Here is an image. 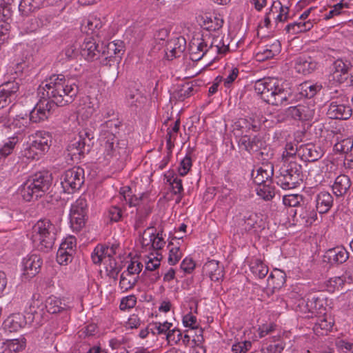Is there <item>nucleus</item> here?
I'll use <instances>...</instances> for the list:
<instances>
[{"instance_id": "nucleus-59", "label": "nucleus", "mask_w": 353, "mask_h": 353, "mask_svg": "<svg viewBox=\"0 0 353 353\" xmlns=\"http://www.w3.org/2000/svg\"><path fill=\"white\" fill-rule=\"evenodd\" d=\"M259 216L255 213H247L243 216L244 223L245 224V230H250L254 228L255 224L257 223Z\"/></svg>"}, {"instance_id": "nucleus-21", "label": "nucleus", "mask_w": 353, "mask_h": 353, "mask_svg": "<svg viewBox=\"0 0 353 353\" xmlns=\"http://www.w3.org/2000/svg\"><path fill=\"white\" fill-rule=\"evenodd\" d=\"M274 174L273 165L270 163L265 164L260 167L257 171L256 176L252 174L254 182L259 186L264 183H272V177Z\"/></svg>"}, {"instance_id": "nucleus-51", "label": "nucleus", "mask_w": 353, "mask_h": 353, "mask_svg": "<svg viewBox=\"0 0 353 353\" xmlns=\"http://www.w3.org/2000/svg\"><path fill=\"white\" fill-rule=\"evenodd\" d=\"M134 281L132 275L123 272L120 276L119 288L123 292H127L134 287Z\"/></svg>"}, {"instance_id": "nucleus-54", "label": "nucleus", "mask_w": 353, "mask_h": 353, "mask_svg": "<svg viewBox=\"0 0 353 353\" xmlns=\"http://www.w3.org/2000/svg\"><path fill=\"white\" fill-rule=\"evenodd\" d=\"M74 253V250L63 251L59 249L57 253V261L61 265H67L68 262L72 261Z\"/></svg>"}, {"instance_id": "nucleus-57", "label": "nucleus", "mask_w": 353, "mask_h": 353, "mask_svg": "<svg viewBox=\"0 0 353 353\" xmlns=\"http://www.w3.org/2000/svg\"><path fill=\"white\" fill-rule=\"evenodd\" d=\"M181 257L182 253L179 246L171 248L169 250L168 263L170 265H174L179 261Z\"/></svg>"}, {"instance_id": "nucleus-25", "label": "nucleus", "mask_w": 353, "mask_h": 353, "mask_svg": "<svg viewBox=\"0 0 353 353\" xmlns=\"http://www.w3.org/2000/svg\"><path fill=\"white\" fill-rule=\"evenodd\" d=\"M351 185L352 182L348 176L340 174L335 179L332 185L333 192L337 197L343 196L349 190Z\"/></svg>"}, {"instance_id": "nucleus-38", "label": "nucleus", "mask_w": 353, "mask_h": 353, "mask_svg": "<svg viewBox=\"0 0 353 353\" xmlns=\"http://www.w3.org/2000/svg\"><path fill=\"white\" fill-rule=\"evenodd\" d=\"M196 50H194L193 47H191L190 59L193 61H197L200 60L204 54L210 50L208 43L202 39L196 46Z\"/></svg>"}, {"instance_id": "nucleus-20", "label": "nucleus", "mask_w": 353, "mask_h": 353, "mask_svg": "<svg viewBox=\"0 0 353 353\" xmlns=\"http://www.w3.org/2000/svg\"><path fill=\"white\" fill-rule=\"evenodd\" d=\"M316 210L309 203L303 202L299 208L294 210V215H299L306 225H311L317 219Z\"/></svg>"}, {"instance_id": "nucleus-53", "label": "nucleus", "mask_w": 353, "mask_h": 353, "mask_svg": "<svg viewBox=\"0 0 353 353\" xmlns=\"http://www.w3.org/2000/svg\"><path fill=\"white\" fill-rule=\"evenodd\" d=\"M194 88L190 83H185L181 86L180 88L175 91L176 97L179 100H184L193 94Z\"/></svg>"}, {"instance_id": "nucleus-5", "label": "nucleus", "mask_w": 353, "mask_h": 353, "mask_svg": "<svg viewBox=\"0 0 353 353\" xmlns=\"http://www.w3.org/2000/svg\"><path fill=\"white\" fill-rule=\"evenodd\" d=\"M101 145L103 148L104 158L106 160L114 159L119 160L128 155L127 142L125 140H118L115 134L108 133L101 139Z\"/></svg>"}, {"instance_id": "nucleus-61", "label": "nucleus", "mask_w": 353, "mask_h": 353, "mask_svg": "<svg viewBox=\"0 0 353 353\" xmlns=\"http://www.w3.org/2000/svg\"><path fill=\"white\" fill-rule=\"evenodd\" d=\"M299 147L294 145L292 143H287L285 147V151L283 153V159L285 161L288 160V158L292 157L297 153L299 154Z\"/></svg>"}, {"instance_id": "nucleus-63", "label": "nucleus", "mask_w": 353, "mask_h": 353, "mask_svg": "<svg viewBox=\"0 0 353 353\" xmlns=\"http://www.w3.org/2000/svg\"><path fill=\"white\" fill-rule=\"evenodd\" d=\"M252 346L250 341H244L234 344L232 347V351L234 353H245Z\"/></svg>"}, {"instance_id": "nucleus-33", "label": "nucleus", "mask_w": 353, "mask_h": 353, "mask_svg": "<svg viewBox=\"0 0 353 353\" xmlns=\"http://www.w3.org/2000/svg\"><path fill=\"white\" fill-rule=\"evenodd\" d=\"M313 27V23L308 20L307 21H296L288 24L285 27V30L290 34H296L300 32H304L310 30Z\"/></svg>"}, {"instance_id": "nucleus-62", "label": "nucleus", "mask_w": 353, "mask_h": 353, "mask_svg": "<svg viewBox=\"0 0 353 353\" xmlns=\"http://www.w3.org/2000/svg\"><path fill=\"white\" fill-rule=\"evenodd\" d=\"M192 167V159L190 156L186 155L181 161L179 167V172L181 176H185Z\"/></svg>"}, {"instance_id": "nucleus-14", "label": "nucleus", "mask_w": 353, "mask_h": 353, "mask_svg": "<svg viewBox=\"0 0 353 353\" xmlns=\"http://www.w3.org/2000/svg\"><path fill=\"white\" fill-rule=\"evenodd\" d=\"M52 143L50 134L46 131H38L33 136L30 148L32 150H39L42 152L49 150Z\"/></svg>"}, {"instance_id": "nucleus-58", "label": "nucleus", "mask_w": 353, "mask_h": 353, "mask_svg": "<svg viewBox=\"0 0 353 353\" xmlns=\"http://www.w3.org/2000/svg\"><path fill=\"white\" fill-rule=\"evenodd\" d=\"M137 303V298L134 295H130L123 298L121 301L119 308L121 310L132 308Z\"/></svg>"}, {"instance_id": "nucleus-17", "label": "nucleus", "mask_w": 353, "mask_h": 353, "mask_svg": "<svg viewBox=\"0 0 353 353\" xmlns=\"http://www.w3.org/2000/svg\"><path fill=\"white\" fill-rule=\"evenodd\" d=\"M317 63L307 54H302L295 59L294 68L297 72L303 74L312 73L316 68Z\"/></svg>"}, {"instance_id": "nucleus-23", "label": "nucleus", "mask_w": 353, "mask_h": 353, "mask_svg": "<svg viewBox=\"0 0 353 353\" xmlns=\"http://www.w3.org/2000/svg\"><path fill=\"white\" fill-rule=\"evenodd\" d=\"M316 211L319 214L327 212L333 204V197L328 192H321L315 199Z\"/></svg>"}, {"instance_id": "nucleus-7", "label": "nucleus", "mask_w": 353, "mask_h": 353, "mask_svg": "<svg viewBox=\"0 0 353 353\" xmlns=\"http://www.w3.org/2000/svg\"><path fill=\"white\" fill-rule=\"evenodd\" d=\"M88 211V202L85 195L80 196L71 206L70 221L72 227L79 230L85 225V217Z\"/></svg>"}, {"instance_id": "nucleus-49", "label": "nucleus", "mask_w": 353, "mask_h": 353, "mask_svg": "<svg viewBox=\"0 0 353 353\" xmlns=\"http://www.w3.org/2000/svg\"><path fill=\"white\" fill-rule=\"evenodd\" d=\"M303 202V196L298 194L285 195L283 197V203L285 206L300 207Z\"/></svg>"}, {"instance_id": "nucleus-44", "label": "nucleus", "mask_w": 353, "mask_h": 353, "mask_svg": "<svg viewBox=\"0 0 353 353\" xmlns=\"http://www.w3.org/2000/svg\"><path fill=\"white\" fill-rule=\"evenodd\" d=\"M17 142V138L11 137L8 139V141L4 143L3 146L0 148V161L6 159L12 152Z\"/></svg>"}, {"instance_id": "nucleus-11", "label": "nucleus", "mask_w": 353, "mask_h": 353, "mask_svg": "<svg viewBox=\"0 0 353 353\" xmlns=\"http://www.w3.org/2000/svg\"><path fill=\"white\" fill-rule=\"evenodd\" d=\"M327 115L332 119H348L352 115V108L339 101L332 99L329 104Z\"/></svg>"}, {"instance_id": "nucleus-39", "label": "nucleus", "mask_w": 353, "mask_h": 353, "mask_svg": "<svg viewBox=\"0 0 353 353\" xmlns=\"http://www.w3.org/2000/svg\"><path fill=\"white\" fill-rule=\"evenodd\" d=\"M121 121L117 118H112L109 120L105 121L102 125V132L101 137H105L108 135V133H114L117 132V129L121 125Z\"/></svg>"}, {"instance_id": "nucleus-19", "label": "nucleus", "mask_w": 353, "mask_h": 353, "mask_svg": "<svg viewBox=\"0 0 353 353\" xmlns=\"http://www.w3.org/2000/svg\"><path fill=\"white\" fill-rule=\"evenodd\" d=\"M19 86L15 83H7L0 86V109L8 106L14 99Z\"/></svg>"}, {"instance_id": "nucleus-13", "label": "nucleus", "mask_w": 353, "mask_h": 353, "mask_svg": "<svg viewBox=\"0 0 353 353\" xmlns=\"http://www.w3.org/2000/svg\"><path fill=\"white\" fill-rule=\"evenodd\" d=\"M323 152L320 147L312 143L299 146V156L304 161L314 162L321 158Z\"/></svg>"}, {"instance_id": "nucleus-34", "label": "nucleus", "mask_w": 353, "mask_h": 353, "mask_svg": "<svg viewBox=\"0 0 353 353\" xmlns=\"http://www.w3.org/2000/svg\"><path fill=\"white\" fill-rule=\"evenodd\" d=\"M44 307L46 308L48 312L57 314L65 310L67 307V305L63 303L61 299L51 296L46 300Z\"/></svg>"}, {"instance_id": "nucleus-60", "label": "nucleus", "mask_w": 353, "mask_h": 353, "mask_svg": "<svg viewBox=\"0 0 353 353\" xmlns=\"http://www.w3.org/2000/svg\"><path fill=\"white\" fill-rule=\"evenodd\" d=\"M333 323L327 321L325 317H321L318 321L315 323L314 330L315 332H319V329L325 330L326 332L330 330L332 328Z\"/></svg>"}, {"instance_id": "nucleus-35", "label": "nucleus", "mask_w": 353, "mask_h": 353, "mask_svg": "<svg viewBox=\"0 0 353 353\" xmlns=\"http://www.w3.org/2000/svg\"><path fill=\"white\" fill-rule=\"evenodd\" d=\"M114 41L110 42L105 46H103V48L101 52V56L104 58L101 61V63L105 65H111V62L117 61V57L114 55Z\"/></svg>"}, {"instance_id": "nucleus-40", "label": "nucleus", "mask_w": 353, "mask_h": 353, "mask_svg": "<svg viewBox=\"0 0 353 353\" xmlns=\"http://www.w3.org/2000/svg\"><path fill=\"white\" fill-rule=\"evenodd\" d=\"M304 121L312 120L315 114L316 105L313 101H307L301 103Z\"/></svg>"}, {"instance_id": "nucleus-18", "label": "nucleus", "mask_w": 353, "mask_h": 353, "mask_svg": "<svg viewBox=\"0 0 353 353\" xmlns=\"http://www.w3.org/2000/svg\"><path fill=\"white\" fill-rule=\"evenodd\" d=\"M43 263L40 256L31 254L25 258L23 261L24 274L29 278L34 276L39 273Z\"/></svg>"}, {"instance_id": "nucleus-47", "label": "nucleus", "mask_w": 353, "mask_h": 353, "mask_svg": "<svg viewBox=\"0 0 353 353\" xmlns=\"http://www.w3.org/2000/svg\"><path fill=\"white\" fill-rule=\"evenodd\" d=\"M322 88V86L317 84L311 85L307 82L302 84L301 94L304 95L308 99H311L314 97L318 92Z\"/></svg>"}, {"instance_id": "nucleus-4", "label": "nucleus", "mask_w": 353, "mask_h": 353, "mask_svg": "<svg viewBox=\"0 0 353 353\" xmlns=\"http://www.w3.org/2000/svg\"><path fill=\"white\" fill-rule=\"evenodd\" d=\"M57 227L48 219L38 221L32 228V239L38 243V248L43 252L51 250L57 239Z\"/></svg>"}, {"instance_id": "nucleus-64", "label": "nucleus", "mask_w": 353, "mask_h": 353, "mask_svg": "<svg viewBox=\"0 0 353 353\" xmlns=\"http://www.w3.org/2000/svg\"><path fill=\"white\" fill-rule=\"evenodd\" d=\"M284 346L281 342L270 344L261 349V353H281Z\"/></svg>"}, {"instance_id": "nucleus-2", "label": "nucleus", "mask_w": 353, "mask_h": 353, "mask_svg": "<svg viewBox=\"0 0 353 353\" xmlns=\"http://www.w3.org/2000/svg\"><path fill=\"white\" fill-rule=\"evenodd\" d=\"M254 90L265 102L272 105L288 104L292 100L290 89L285 88L280 80L276 78H265L257 81Z\"/></svg>"}, {"instance_id": "nucleus-8", "label": "nucleus", "mask_w": 353, "mask_h": 353, "mask_svg": "<svg viewBox=\"0 0 353 353\" xmlns=\"http://www.w3.org/2000/svg\"><path fill=\"white\" fill-rule=\"evenodd\" d=\"M54 103H51L47 98L40 100L29 113V121L39 123L48 118L55 111Z\"/></svg>"}, {"instance_id": "nucleus-45", "label": "nucleus", "mask_w": 353, "mask_h": 353, "mask_svg": "<svg viewBox=\"0 0 353 353\" xmlns=\"http://www.w3.org/2000/svg\"><path fill=\"white\" fill-rule=\"evenodd\" d=\"M323 300L319 296H310L307 298L306 307L310 312H318L323 308Z\"/></svg>"}, {"instance_id": "nucleus-32", "label": "nucleus", "mask_w": 353, "mask_h": 353, "mask_svg": "<svg viewBox=\"0 0 353 353\" xmlns=\"http://www.w3.org/2000/svg\"><path fill=\"white\" fill-rule=\"evenodd\" d=\"M285 283V274L279 270H275L268 278V286L272 289H279Z\"/></svg>"}, {"instance_id": "nucleus-3", "label": "nucleus", "mask_w": 353, "mask_h": 353, "mask_svg": "<svg viewBox=\"0 0 353 353\" xmlns=\"http://www.w3.org/2000/svg\"><path fill=\"white\" fill-rule=\"evenodd\" d=\"M52 176L48 172H39L29 177L21 190L26 201L37 199L47 192L51 187Z\"/></svg>"}, {"instance_id": "nucleus-42", "label": "nucleus", "mask_w": 353, "mask_h": 353, "mask_svg": "<svg viewBox=\"0 0 353 353\" xmlns=\"http://www.w3.org/2000/svg\"><path fill=\"white\" fill-rule=\"evenodd\" d=\"M30 121L27 119V115L25 117L17 115L13 121L10 124V128L16 130L17 133L23 132L28 127Z\"/></svg>"}, {"instance_id": "nucleus-48", "label": "nucleus", "mask_w": 353, "mask_h": 353, "mask_svg": "<svg viewBox=\"0 0 353 353\" xmlns=\"http://www.w3.org/2000/svg\"><path fill=\"white\" fill-rule=\"evenodd\" d=\"M105 263H106L105 270L107 272V275L110 278L117 280L121 268L117 265V263L114 259H109V262L107 263L105 261Z\"/></svg>"}, {"instance_id": "nucleus-15", "label": "nucleus", "mask_w": 353, "mask_h": 353, "mask_svg": "<svg viewBox=\"0 0 353 353\" xmlns=\"http://www.w3.org/2000/svg\"><path fill=\"white\" fill-rule=\"evenodd\" d=\"M349 258L348 252L342 247L328 250L323 255V261L331 265L341 264Z\"/></svg>"}, {"instance_id": "nucleus-46", "label": "nucleus", "mask_w": 353, "mask_h": 353, "mask_svg": "<svg viewBox=\"0 0 353 353\" xmlns=\"http://www.w3.org/2000/svg\"><path fill=\"white\" fill-rule=\"evenodd\" d=\"M126 99L130 106L135 107H138L145 100L139 90H130L127 94Z\"/></svg>"}, {"instance_id": "nucleus-30", "label": "nucleus", "mask_w": 353, "mask_h": 353, "mask_svg": "<svg viewBox=\"0 0 353 353\" xmlns=\"http://www.w3.org/2000/svg\"><path fill=\"white\" fill-rule=\"evenodd\" d=\"M352 64L348 61H343L342 59H337L333 63V71L334 77L338 79V81H342L343 78L342 74H346L352 68Z\"/></svg>"}, {"instance_id": "nucleus-1", "label": "nucleus", "mask_w": 353, "mask_h": 353, "mask_svg": "<svg viewBox=\"0 0 353 353\" xmlns=\"http://www.w3.org/2000/svg\"><path fill=\"white\" fill-rule=\"evenodd\" d=\"M43 90V95L54 103V108L63 107L72 103L79 91V80L75 77L63 74H53L40 85Z\"/></svg>"}, {"instance_id": "nucleus-52", "label": "nucleus", "mask_w": 353, "mask_h": 353, "mask_svg": "<svg viewBox=\"0 0 353 353\" xmlns=\"http://www.w3.org/2000/svg\"><path fill=\"white\" fill-rule=\"evenodd\" d=\"M285 114L288 117L294 120L304 121L301 103L287 108L285 110Z\"/></svg>"}, {"instance_id": "nucleus-27", "label": "nucleus", "mask_w": 353, "mask_h": 353, "mask_svg": "<svg viewBox=\"0 0 353 353\" xmlns=\"http://www.w3.org/2000/svg\"><path fill=\"white\" fill-rule=\"evenodd\" d=\"M27 324L25 315L17 314L8 317L4 322V326L10 332H17Z\"/></svg>"}, {"instance_id": "nucleus-26", "label": "nucleus", "mask_w": 353, "mask_h": 353, "mask_svg": "<svg viewBox=\"0 0 353 353\" xmlns=\"http://www.w3.org/2000/svg\"><path fill=\"white\" fill-rule=\"evenodd\" d=\"M115 252L109 249V246L98 245L92 253L91 258L94 263L99 264L106 259H108L107 262H109V259H114L113 256Z\"/></svg>"}, {"instance_id": "nucleus-9", "label": "nucleus", "mask_w": 353, "mask_h": 353, "mask_svg": "<svg viewBox=\"0 0 353 353\" xmlns=\"http://www.w3.org/2000/svg\"><path fill=\"white\" fill-rule=\"evenodd\" d=\"M90 151V145L87 144L86 139L80 134L78 137L72 140L67 147L68 156L74 162H78L84 157L85 153Z\"/></svg>"}, {"instance_id": "nucleus-41", "label": "nucleus", "mask_w": 353, "mask_h": 353, "mask_svg": "<svg viewBox=\"0 0 353 353\" xmlns=\"http://www.w3.org/2000/svg\"><path fill=\"white\" fill-rule=\"evenodd\" d=\"M280 51V43L276 41L272 43L270 48H265L263 52L257 54L259 60L268 59L274 57L276 54H279Z\"/></svg>"}, {"instance_id": "nucleus-31", "label": "nucleus", "mask_w": 353, "mask_h": 353, "mask_svg": "<svg viewBox=\"0 0 353 353\" xmlns=\"http://www.w3.org/2000/svg\"><path fill=\"white\" fill-rule=\"evenodd\" d=\"M235 130H240L242 136L248 134L252 130L257 132L259 130V125L254 121L247 119H239L234 124Z\"/></svg>"}, {"instance_id": "nucleus-43", "label": "nucleus", "mask_w": 353, "mask_h": 353, "mask_svg": "<svg viewBox=\"0 0 353 353\" xmlns=\"http://www.w3.org/2000/svg\"><path fill=\"white\" fill-rule=\"evenodd\" d=\"M257 194L265 201L271 200L275 194L274 188L271 183H264L256 189Z\"/></svg>"}, {"instance_id": "nucleus-28", "label": "nucleus", "mask_w": 353, "mask_h": 353, "mask_svg": "<svg viewBox=\"0 0 353 353\" xmlns=\"http://www.w3.org/2000/svg\"><path fill=\"white\" fill-rule=\"evenodd\" d=\"M293 176L285 172V170L281 169L279 175L276 176V183L283 190H291L299 186V182L296 180H293Z\"/></svg>"}, {"instance_id": "nucleus-37", "label": "nucleus", "mask_w": 353, "mask_h": 353, "mask_svg": "<svg viewBox=\"0 0 353 353\" xmlns=\"http://www.w3.org/2000/svg\"><path fill=\"white\" fill-rule=\"evenodd\" d=\"M48 22V18L44 16L32 18L26 23V30L27 32H33L46 26Z\"/></svg>"}, {"instance_id": "nucleus-55", "label": "nucleus", "mask_w": 353, "mask_h": 353, "mask_svg": "<svg viewBox=\"0 0 353 353\" xmlns=\"http://www.w3.org/2000/svg\"><path fill=\"white\" fill-rule=\"evenodd\" d=\"M251 270L253 274L259 279L264 278L268 273V268L260 261H256V263L251 267Z\"/></svg>"}, {"instance_id": "nucleus-50", "label": "nucleus", "mask_w": 353, "mask_h": 353, "mask_svg": "<svg viewBox=\"0 0 353 353\" xmlns=\"http://www.w3.org/2000/svg\"><path fill=\"white\" fill-rule=\"evenodd\" d=\"M353 148V139L351 138H347L343 139L340 142L336 143L334 145V149L336 152H339L343 154H347L351 152Z\"/></svg>"}, {"instance_id": "nucleus-36", "label": "nucleus", "mask_w": 353, "mask_h": 353, "mask_svg": "<svg viewBox=\"0 0 353 353\" xmlns=\"http://www.w3.org/2000/svg\"><path fill=\"white\" fill-rule=\"evenodd\" d=\"M285 170V172H288V174L293 176V180H296L301 184L303 182V171L301 165L294 161H290L286 168H282Z\"/></svg>"}, {"instance_id": "nucleus-29", "label": "nucleus", "mask_w": 353, "mask_h": 353, "mask_svg": "<svg viewBox=\"0 0 353 353\" xmlns=\"http://www.w3.org/2000/svg\"><path fill=\"white\" fill-rule=\"evenodd\" d=\"M103 26V24L101 19L97 17H90L87 19L86 24L82 25L81 30L88 34H96L98 36Z\"/></svg>"}, {"instance_id": "nucleus-24", "label": "nucleus", "mask_w": 353, "mask_h": 353, "mask_svg": "<svg viewBox=\"0 0 353 353\" xmlns=\"http://www.w3.org/2000/svg\"><path fill=\"white\" fill-rule=\"evenodd\" d=\"M46 5V0H21L19 10L22 15L28 16Z\"/></svg>"}, {"instance_id": "nucleus-56", "label": "nucleus", "mask_w": 353, "mask_h": 353, "mask_svg": "<svg viewBox=\"0 0 353 353\" xmlns=\"http://www.w3.org/2000/svg\"><path fill=\"white\" fill-rule=\"evenodd\" d=\"M150 242L152 243V247L154 250H161L165 245V242L162 237V234L158 232L155 234L154 232L150 234Z\"/></svg>"}, {"instance_id": "nucleus-12", "label": "nucleus", "mask_w": 353, "mask_h": 353, "mask_svg": "<svg viewBox=\"0 0 353 353\" xmlns=\"http://www.w3.org/2000/svg\"><path fill=\"white\" fill-rule=\"evenodd\" d=\"M103 43L100 46L94 38H87L81 46V55L86 60L93 61L101 57Z\"/></svg>"}, {"instance_id": "nucleus-16", "label": "nucleus", "mask_w": 353, "mask_h": 353, "mask_svg": "<svg viewBox=\"0 0 353 353\" xmlns=\"http://www.w3.org/2000/svg\"><path fill=\"white\" fill-rule=\"evenodd\" d=\"M44 316V305L42 304L38 305V303L35 302L30 305L25 314L27 323H32L35 326L40 325L43 323Z\"/></svg>"}, {"instance_id": "nucleus-10", "label": "nucleus", "mask_w": 353, "mask_h": 353, "mask_svg": "<svg viewBox=\"0 0 353 353\" xmlns=\"http://www.w3.org/2000/svg\"><path fill=\"white\" fill-rule=\"evenodd\" d=\"M241 147L250 153H256L263 157L264 150H266L265 141L259 136H254L252 138L248 134H243L239 142Z\"/></svg>"}, {"instance_id": "nucleus-6", "label": "nucleus", "mask_w": 353, "mask_h": 353, "mask_svg": "<svg viewBox=\"0 0 353 353\" xmlns=\"http://www.w3.org/2000/svg\"><path fill=\"white\" fill-rule=\"evenodd\" d=\"M61 184L65 192L72 193L79 190L84 183V170L80 167H74L66 170L61 176Z\"/></svg>"}, {"instance_id": "nucleus-22", "label": "nucleus", "mask_w": 353, "mask_h": 353, "mask_svg": "<svg viewBox=\"0 0 353 353\" xmlns=\"http://www.w3.org/2000/svg\"><path fill=\"white\" fill-rule=\"evenodd\" d=\"M203 272L213 281H219L223 278V268L219 266V262L211 260L203 267Z\"/></svg>"}]
</instances>
